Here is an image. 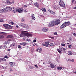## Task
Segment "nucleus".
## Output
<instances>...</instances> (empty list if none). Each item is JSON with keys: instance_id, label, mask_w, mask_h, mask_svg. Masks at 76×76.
Here are the masks:
<instances>
[{"instance_id": "f257e3e1", "label": "nucleus", "mask_w": 76, "mask_h": 76, "mask_svg": "<svg viewBox=\"0 0 76 76\" xmlns=\"http://www.w3.org/2000/svg\"><path fill=\"white\" fill-rule=\"evenodd\" d=\"M3 26L6 29H11L13 28V26L7 24H3Z\"/></svg>"}, {"instance_id": "f03ea898", "label": "nucleus", "mask_w": 76, "mask_h": 76, "mask_svg": "<svg viewBox=\"0 0 76 76\" xmlns=\"http://www.w3.org/2000/svg\"><path fill=\"white\" fill-rule=\"evenodd\" d=\"M52 21L54 26L55 25H57L60 23V20L59 19L55 20Z\"/></svg>"}, {"instance_id": "7ed1b4c3", "label": "nucleus", "mask_w": 76, "mask_h": 76, "mask_svg": "<svg viewBox=\"0 0 76 76\" xmlns=\"http://www.w3.org/2000/svg\"><path fill=\"white\" fill-rule=\"evenodd\" d=\"M25 32H28L27 31H22L21 33L20 34V37H23L25 36L26 37V33Z\"/></svg>"}, {"instance_id": "20e7f679", "label": "nucleus", "mask_w": 76, "mask_h": 76, "mask_svg": "<svg viewBox=\"0 0 76 76\" xmlns=\"http://www.w3.org/2000/svg\"><path fill=\"white\" fill-rule=\"evenodd\" d=\"M19 26H20L22 27V28H29V26L25 24L20 23L19 24Z\"/></svg>"}, {"instance_id": "39448f33", "label": "nucleus", "mask_w": 76, "mask_h": 76, "mask_svg": "<svg viewBox=\"0 0 76 76\" xmlns=\"http://www.w3.org/2000/svg\"><path fill=\"white\" fill-rule=\"evenodd\" d=\"M4 9V10L5 12H10V11H12V8L9 7H7Z\"/></svg>"}, {"instance_id": "423d86ee", "label": "nucleus", "mask_w": 76, "mask_h": 76, "mask_svg": "<svg viewBox=\"0 0 76 76\" xmlns=\"http://www.w3.org/2000/svg\"><path fill=\"white\" fill-rule=\"evenodd\" d=\"M59 4L61 7H64L65 6V4L64 3V2L63 1L61 0L60 1Z\"/></svg>"}, {"instance_id": "0eeeda50", "label": "nucleus", "mask_w": 76, "mask_h": 76, "mask_svg": "<svg viewBox=\"0 0 76 76\" xmlns=\"http://www.w3.org/2000/svg\"><path fill=\"white\" fill-rule=\"evenodd\" d=\"M16 12H18V13H22L23 12V9L21 8H16L15 9Z\"/></svg>"}, {"instance_id": "6e6552de", "label": "nucleus", "mask_w": 76, "mask_h": 76, "mask_svg": "<svg viewBox=\"0 0 76 76\" xmlns=\"http://www.w3.org/2000/svg\"><path fill=\"white\" fill-rule=\"evenodd\" d=\"M64 23L66 27L68 26H69V25H71L70 22L69 21Z\"/></svg>"}, {"instance_id": "1a4fd4ad", "label": "nucleus", "mask_w": 76, "mask_h": 76, "mask_svg": "<svg viewBox=\"0 0 76 76\" xmlns=\"http://www.w3.org/2000/svg\"><path fill=\"white\" fill-rule=\"evenodd\" d=\"M48 26H49V27L54 26L52 21H51V23H50L48 24Z\"/></svg>"}, {"instance_id": "9d476101", "label": "nucleus", "mask_w": 76, "mask_h": 76, "mask_svg": "<svg viewBox=\"0 0 76 76\" xmlns=\"http://www.w3.org/2000/svg\"><path fill=\"white\" fill-rule=\"evenodd\" d=\"M42 30L43 32H47V31H48V28H47L45 27L43 28Z\"/></svg>"}, {"instance_id": "9b49d317", "label": "nucleus", "mask_w": 76, "mask_h": 76, "mask_svg": "<svg viewBox=\"0 0 76 76\" xmlns=\"http://www.w3.org/2000/svg\"><path fill=\"white\" fill-rule=\"evenodd\" d=\"M26 37H32V34H29L28 33H26Z\"/></svg>"}, {"instance_id": "f8f14e48", "label": "nucleus", "mask_w": 76, "mask_h": 76, "mask_svg": "<svg viewBox=\"0 0 76 76\" xmlns=\"http://www.w3.org/2000/svg\"><path fill=\"white\" fill-rule=\"evenodd\" d=\"M27 44V43L26 42L21 43L20 44V45H23V46H25Z\"/></svg>"}, {"instance_id": "ddd939ff", "label": "nucleus", "mask_w": 76, "mask_h": 76, "mask_svg": "<svg viewBox=\"0 0 76 76\" xmlns=\"http://www.w3.org/2000/svg\"><path fill=\"white\" fill-rule=\"evenodd\" d=\"M13 37V36L12 35H8L7 37V38H12Z\"/></svg>"}, {"instance_id": "4468645a", "label": "nucleus", "mask_w": 76, "mask_h": 76, "mask_svg": "<svg viewBox=\"0 0 76 76\" xmlns=\"http://www.w3.org/2000/svg\"><path fill=\"white\" fill-rule=\"evenodd\" d=\"M6 3L7 5H10L11 4V2L9 0H7L6 1Z\"/></svg>"}, {"instance_id": "2eb2a0df", "label": "nucleus", "mask_w": 76, "mask_h": 76, "mask_svg": "<svg viewBox=\"0 0 76 76\" xmlns=\"http://www.w3.org/2000/svg\"><path fill=\"white\" fill-rule=\"evenodd\" d=\"M68 54L69 56H71L73 54V53L71 51H69L68 52Z\"/></svg>"}, {"instance_id": "dca6fc26", "label": "nucleus", "mask_w": 76, "mask_h": 76, "mask_svg": "<svg viewBox=\"0 0 76 76\" xmlns=\"http://www.w3.org/2000/svg\"><path fill=\"white\" fill-rule=\"evenodd\" d=\"M34 6H35V7H38H38H39L38 6H39V4H38V3L36 2L35 3H34Z\"/></svg>"}, {"instance_id": "f3484780", "label": "nucleus", "mask_w": 76, "mask_h": 76, "mask_svg": "<svg viewBox=\"0 0 76 76\" xmlns=\"http://www.w3.org/2000/svg\"><path fill=\"white\" fill-rule=\"evenodd\" d=\"M66 27V26H65L64 23L61 26L60 28L61 29H63V28H65Z\"/></svg>"}, {"instance_id": "a211bd4d", "label": "nucleus", "mask_w": 76, "mask_h": 76, "mask_svg": "<svg viewBox=\"0 0 76 76\" xmlns=\"http://www.w3.org/2000/svg\"><path fill=\"white\" fill-rule=\"evenodd\" d=\"M11 41V39H9L8 41H6L5 42V44H8L9 43V41Z\"/></svg>"}, {"instance_id": "6ab92c4d", "label": "nucleus", "mask_w": 76, "mask_h": 76, "mask_svg": "<svg viewBox=\"0 0 76 76\" xmlns=\"http://www.w3.org/2000/svg\"><path fill=\"white\" fill-rule=\"evenodd\" d=\"M41 10H42L43 12H46V11H47L46 9L45 8H43Z\"/></svg>"}, {"instance_id": "aec40b11", "label": "nucleus", "mask_w": 76, "mask_h": 76, "mask_svg": "<svg viewBox=\"0 0 76 76\" xmlns=\"http://www.w3.org/2000/svg\"><path fill=\"white\" fill-rule=\"evenodd\" d=\"M4 38V36L2 35H0V39H3Z\"/></svg>"}, {"instance_id": "412c9836", "label": "nucleus", "mask_w": 76, "mask_h": 76, "mask_svg": "<svg viewBox=\"0 0 76 76\" xmlns=\"http://www.w3.org/2000/svg\"><path fill=\"white\" fill-rule=\"evenodd\" d=\"M42 45L43 46L47 47H48V45H46L44 43H42Z\"/></svg>"}, {"instance_id": "4be33fe9", "label": "nucleus", "mask_w": 76, "mask_h": 76, "mask_svg": "<svg viewBox=\"0 0 76 76\" xmlns=\"http://www.w3.org/2000/svg\"><path fill=\"white\" fill-rule=\"evenodd\" d=\"M50 66L51 68H54V67H55L54 65L53 64H50Z\"/></svg>"}, {"instance_id": "5701e85b", "label": "nucleus", "mask_w": 76, "mask_h": 76, "mask_svg": "<svg viewBox=\"0 0 76 76\" xmlns=\"http://www.w3.org/2000/svg\"><path fill=\"white\" fill-rule=\"evenodd\" d=\"M3 12H5L4 9L0 10V13H2Z\"/></svg>"}, {"instance_id": "b1692460", "label": "nucleus", "mask_w": 76, "mask_h": 76, "mask_svg": "<svg viewBox=\"0 0 76 76\" xmlns=\"http://www.w3.org/2000/svg\"><path fill=\"white\" fill-rule=\"evenodd\" d=\"M6 61V59L4 58H2V61Z\"/></svg>"}, {"instance_id": "393cba45", "label": "nucleus", "mask_w": 76, "mask_h": 76, "mask_svg": "<svg viewBox=\"0 0 76 76\" xmlns=\"http://www.w3.org/2000/svg\"><path fill=\"white\" fill-rule=\"evenodd\" d=\"M57 69L59 70H61L62 69V67H58Z\"/></svg>"}, {"instance_id": "a878e982", "label": "nucleus", "mask_w": 76, "mask_h": 76, "mask_svg": "<svg viewBox=\"0 0 76 76\" xmlns=\"http://www.w3.org/2000/svg\"><path fill=\"white\" fill-rule=\"evenodd\" d=\"M57 51L59 53H60V54H61V50H60L59 49H57Z\"/></svg>"}, {"instance_id": "bb28decb", "label": "nucleus", "mask_w": 76, "mask_h": 76, "mask_svg": "<svg viewBox=\"0 0 76 76\" xmlns=\"http://www.w3.org/2000/svg\"><path fill=\"white\" fill-rule=\"evenodd\" d=\"M51 13L52 14V15H56V13L55 12H54L53 11H52V12H51Z\"/></svg>"}, {"instance_id": "cd10ccee", "label": "nucleus", "mask_w": 76, "mask_h": 76, "mask_svg": "<svg viewBox=\"0 0 76 76\" xmlns=\"http://www.w3.org/2000/svg\"><path fill=\"white\" fill-rule=\"evenodd\" d=\"M15 46V43H12L10 45L11 47H14Z\"/></svg>"}, {"instance_id": "c85d7f7f", "label": "nucleus", "mask_w": 76, "mask_h": 76, "mask_svg": "<svg viewBox=\"0 0 76 76\" xmlns=\"http://www.w3.org/2000/svg\"><path fill=\"white\" fill-rule=\"evenodd\" d=\"M50 46H54V44L51 43L50 44Z\"/></svg>"}, {"instance_id": "c756f323", "label": "nucleus", "mask_w": 76, "mask_h": 76, "mask_svg": "<svg viewBox=\"0 0 76 76\" xmlns=\"http://www.w3.org/2000/svg\"><path fill=\"white\" fill-rule=\"evenodd\" d=\"M31 19L32 20H35V17H32L31 18Z\"/></svg>"}, {"instance_id": "7c9ffc66", "label": "nucleus", "mask_w": 76, "mask_h": 76, "mask_svg": "<svg viewBox=\"0 0 76 76\" xmlns=\"http://www.w3.org/2000/svg\"><path fill=\"white\" fill-rule=\"evenodd\" d=\"M0 22H4V20L3 19H0Z\"/></svg>"}, {"instance_id": "2f4dec72", "label": "nucleus", "mask_w": 76, "mask_h": 76, "mask_svg": "<svg viewBox=\"0 0 76 76\" xmlns=\"http://www.w3.org/2000/svg\"><path fill=\"white\" fill-rule=\"evenodd\" d=\"M34 17H35V15L33 14L31 15V18H33Z\"/></svg>"}, {"instance_id": "473e14b6", "label": "nucleus", "mask_w": 76, "mask_h": 76, "mask_svg": "<svg viewBox=\"0 0 76 76\" xmlns=\"http://www.w3.org/2000/svg\"><path fill=\"white\" fill-rule=\"evenodd\" d=\"M15 3V1L14 0H12V2H11V4H13Z\"/></svg>"}, {"instance_id": "72a5a7b5", "label": "nucleus", "mask_w": 76, "mask_h": 76, "mask_svg": "<svg viewBox=\"0 0 76 76\" xmlns=\"http://www.w3.org/2000/svg\"><path fill=\"white\" fill-rule=\"evenodd\" d=\"M45 44H47V45H50V44H49V42H45Z\"/></svg>"}, {"instance_id": "f704fd0d", "label": "nucleus", "mask_w": 76, "mask_h": 76, "mask_svg": "<svg viewBox=\"0 0 76 76\" xmlns=\"http://www.w3.org/2000/svg\"><path fill=\"white\" fill-rule=\"evenodd\" d=\"M61 45L62 46H64L66 45H65V44H61Z\"/></svg>"}, {"instance_id": "c9c22d12", "label": "nucleus", "mask_w": 76, "mask_h": 76, "mask_svg": "<svg viewBox=\"0 0 76 76\" xmlns=\"http://www.w3.org/2000/svg\"><path fill=\"white\" fill-rule=\"evenodd\" d=\"M10 24L11 25H13V24H14L12 22H10Z\"/></svg>"}, {"instance_id": "e433bc0d", "label": "nucleus", "mask_w": 76, "mask_h": 76, "mask_svg": "<svg viewBox=\"0 0 76 76\" xmlns=\"http://www.w3.org/2000/svg\"><path fill=\"white\" fill-rule=\"evenodd\" d=\"M21 22H24L25 20L23 18H22L21 19Z\"/></svg>"}, {"instance_id": "4c0bfd02", "label": "nucleus", "mask_w": 76, "mask_h": 76, "mask_svg": "<svg viewBox=\"0 0 76 76\" xmlns=\"http://www.w3.org/2000/svg\"><path fill=\"white\" fill-rule=\"evenodd\" d=\"M23 12H25V13H27V12H28V10H23Z\"/></svg>"}, {"instance_id": "58836bf2", "label": "nucleus", "mask_w": 76, "mask_h": 76, "mask_svg": "<svg viewBox=\"0 0 76 76\" xmlns=\"http://www.w3.org/2000/svg\"><path fill=\"white\" fill-rule=\"evenodd\" d=\"M26 41H31V40L30 39H26Z\"/></svg>"}, {"instance_id": "ea45409f", "label": "nucleus", "mask_w": 76, "mask_h": 76, "mask_svg": "<svg viewBox=\"0 0 76 76\" xmlns=\"http://www.w3.org/2000/svg\"><path fill=\"white\" fill-rule=\"evenodd\" d=\"M68 47H69V48H71L70 47H71V45H68Z\"/></svg>"}, {"instance_id": "a19ab883", "label": "nucleus", "mask_w": 76, "mask_h": 76, "mask_svg": "<svg viewBox=\"0 0 76 76\" xmlns=\"http://www.w3.org/2000/svg\"><path fill=\"white\" fill-rule=\"evenodd\" d=\"M42 51V48H40L39 49V52H41Z\"/></svg>"}, {"instance_id": "79ce46f5", "label": "nucleus", "mask_w": 76, "mask_h": 76, "mask_svg": "<svg viewBox=\"0 0 76 76\" xmlns=\"http://www.w3.org/2000/svg\"><path fill=\"white\" fill-rule=\"evenodd\" d=\"M18 48H21V47L20 46V45H19L18 46Z\"/></svg>"}, {"instance_id": "37998d69", "label": "nucleus", "mask_w": 76, "mask_h": 76, "mask_svg": "<svg viewBox=\"0 0 76 76\" xmlns=\"http://www.w3.org/2000/svg\"><path fill=\"white\" fill-rule=\"evenodd\" d=\"M35 67H36V69H38V66H37V65H35Z\"/></svg>"}, {"instance_id": "c03bdc74", "label": "nucleus", "mask_w": 76, "mask_h": 76, "mask_svg": "<svg viewBox=\"0 0 76 76\" xmlns=\"http://www.w3.org/2000/svg\"><path fill=\"white\" fill-rule=\"evenodd\" d=\"M54 35H57V32H55L54 33Z\"/></svg>"}, {"instance_id": "a18cd8bd", "label": "nucleus", "mask_w": 76, "mask_h": 76, "mask_svg": "<svg viewBox=\"0 0 76 76\" xmlns=\"http://www.w3.org/2000/svg\"><path fill=\"white\" fill-rule=\"evenodd\" d=\"M69 41H72V37H70L69 39Z\"/></svg>"}, {"instance_id": "49530a36", "label": "nucleus", "mask_w": 76, "mask_h": 76, "mask_svg": "<svg viewBox=\"0 0 76 76\" xmlns=\"http://www.w3.org/2000/svg\"><path fill=\"white\" fill-rule=\"evenodd\" d=\"M9 63L11 65H12V64L13 63V62H9Z\"/></svg>"}, {"instance_id": "de8ad7c7", "label": "nucleus", "mask_w": 76, "mask_h": 76, "mask_svg": "<svg viewBox=\"0 0 76 76\" xmlns=\"http://www.w3.org/2000/svg\"><path fill=\"white\" fill-rule=\"evenodd\" d=\"M8 57H7V56H4V58H8Z\"/></svg>"}, {"instance_id": "09e8293b", "label": "nucleus", "mask_w": 76, "mask_h": 76, "mask_svg": "<svg viewBox=\"0 0 76 76\" xmlns=\"http://www.w3.org/2000/svg\"><path fill=\"white\" fill-rule=\"evenodd\" d=\"M48 11H49V12H50V13H51V12H52V11L51 10H48Z\"/></svg>"}, {"instance_id": "8fccbe9b", "label": "nucleus", "mask_w": 76, "mask_h": 76, "mask_svg": "<svg viewBox=\"0 0 76 76\" xmlns=\"http://www.w3.org/2000/svg\"><path fill=\"white\" fill-rule=\"evenodd\" d=\"M2 61V58H0V63Z\"/></svg>"}, {"instance_id": "3c124183", "label": "nucleus", "mask_w": 76, "mask_h": 76, "mask_svg": "<svg viewBox=\"0 0 76 76\" xmlns=\"http://www.w3.org/2000/svg\"><path fill=\"white\" fill-rule=\"evenodd\" d=\"M60 51H63V48H61V49H60Z\"/></svg>"}, {"instance_id": "603ef678", "label": "nucleus", "mask_w": 76, "mask_h": 76, "mask_svg": "<svg viewBox=\"0 0 76 76\" xmlns=\"http://www.w3.org/2000/svg\"><path fill=\"white\" fill-rule=\"evenodd\" d=\"M30 69H32V66H31L29 67Z\"/></svg>"}, {"instance_id": "864d4df0", "label": "nucleus", "mask_w": 76, "mask_h": 76, "mask_svg": "<svg viewBox=\"0 0 76 76\" xmlns=\"http://www.w3.org/2000/svg\"><path fill=\"white\" fill-rule=\"evenodd\" d=\"M73 35L75 36V37H76V34L75 33H74Z\"/></svg>"}, {"instance_id": "5fc2aeb1", "label": "nucleus", "mask_w": 76, "mask_h": 76, "mask_svg": "<svg viewBox=\"0 0 76 76\" xmlns=\"http://www.w3.org/2000/svg\"><path fill=\"white\" fill-rule=\"evenodd\" d=\"M72 61V59H68V61Z\"/></svg>"}, {"instance_id": "6e6d98bb", "label": "nucleus", "mask_w": 76, "mask_h": 76, "mask_svg": "<svg viewBox=\"0 0 76 76\" xmlns=\"http://www.w3.org/2000/svg\"><path fill=\"white\" fill-rule=\"evenodd\" d=\"M29 22H30V23H32V22H33L32 20H30Z\"/></svg>"}, {"instance_id": "4d7b16f0", "label": "nucleus", "mask_w": 76, "mask_h": 76, "mask_svg": "<svg viewBox=\"0 0 76 76\" xmlns=\"http://www.w3.org/2000/svg\"><path fill=\"white\" fill-rule=\"evenodd\" d=\"M3 46H0V50L1 49V48H3Z\"/></svg>"}, {"instance_id": "13d9d810", "label": "nucleus", "mask_w": 76, "mask_h": 76, "mask_svg": "<svg viewBox=\"0 0 76 76\" xmlns=\"http://www.w3.org/2000/svg\"><path fill=\"white\" fill-rule=\"evenodd\" d=\"M36 40L35 39H34V40H33V42H36Z\"/></svg>"}, {"instance_id": "bf43d9fd", "label": "nucleus", "mask_w": 76, "mask_h": 76, "mask_svg": "<svg viewBox=\"0 0 76 76\" xmlns=\"http://www.w3.org/2000/svg\"><path fill=\"white\" fill-rule=\"evenodd\" d=\"M12 66H15V63H12Z\"/></svg>"}, {"instance_id": "052dcab7", "label": "nucleus", "mask_w": 76, "mask_h": 76, "mask_svg": "<svg viewBox=\"0 0 76 76\" xmlns=\"http://www.w3.org/2000/svg\"><path fill=\"white\" fill-rule=\"evenodd\" d=\"M74 61H75V60H74V59H72L71 60V61H72V62Z\"/></svg>"}, {"instance_id": "680f3d73", "label": "nucleus", "mask_w": 76, "mask_h": 76, "mask_svg": "<svg viewBox=\"0 0 76 76\" xmlns=\"http://www.w3.org/2000/svg\"><path fill=\"white\" fill-rule=\"evenodd\" d=\"M10 49H7V51H10Z\"/></svg>"}, {"instance_id": "e2e57ef3", "label": "nucleus", "mask_w": 76, "mask_h": 76, "mask_svg": "<svg viewBox=\"0 0 76 76\" xmlns=\"http://www.w3.org/2000/svg\"><path fill=\"white\" fill-rule=\"evenodd\" d=\"M24 7H27V6L26 5H24Z\"/></svg>"}, {"instance_id": "0e129e2a", "label": "nucleus", "mask_w": 76, "mask_h": 76, "mask_svg": "<svg viewBox=\"0 0 76 76\" xmlns=\"http://www.w3.org/2000/svg\"><path fill=\"white\" fill-rule=\"evenodd\" d=\"M2 17V15H0V19Z\"/></svg>"}, {"instance_id": "69168bd1", "label": "nucleus", "mask_w": 76, "mask_h": 76, "mask_svg": "<svg viewBox=\"0 0 76 76\" xmlns=\"http://www.w3.org/2000/svg\"><path fill=\"white\" fill-rule=\"evenodd\" d=\"M75 1V0H72V3H73V1Z\"/></svg>"}, {"instance_id": "338daca9", "label": "nucleus", "mask_w": 76, "mask_h": 76, "mask_svg": "<svg viewBox=\"0 0 76 76\" xmlns=\"http://www.w3.org/2000/svg\"><path fill=\"white\" fill-rule=\"evenodd\" d=\"M38 50H39V49H37L36 50L37 51H38Z\"/></svg>"}, {"instance_id": "774afa93", "label": "nucleus", "mask_w": 76, "mask_h": 76, "mask_svg": "<svg viewBox=\"0 0 76 76\" xmlns=\"http://www.w3.org/2000/svg\"><path fill=\"white\" fill-rule=\"evenodd\" d=\"M66 49L65 48H63V50H64V51H65V50H66Z\"/></svg>"}]
</instances>
